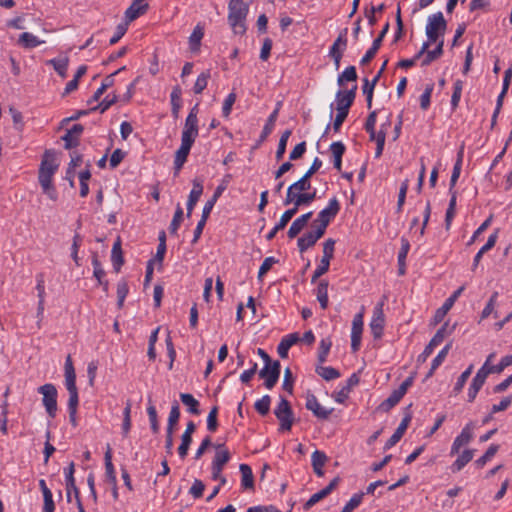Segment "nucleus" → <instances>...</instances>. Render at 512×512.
<instances>
[{"instance_id": "f257e3e1", "label": "nucleus", "mask_w": 512, "mask_h": 512, "mask_svg": "<svg viewBox=\"0 0 512 512\" xmlns=\"http://www.w3.org/2000/svg\"><path fill=\"white\" fill-rule=\"evenodd\" d=\"M446 28L447 23L442 12H437L429 16L426 25V35L428 40L423 43L420 51L416 54V58H421L432 43H438L443 39Z\"/></svg>"}, {"instance_id": "f03ea898", "label": "nucleus", "mask_w": 512, "mask_h": 512, "mask_svg": "<svg viewBox=\"0 0 512 512\" xmlns=\"http://www.w3.org/2000/svg\"><path fill=\"white\" fill-rule=\"evenodd\" d=\"M228 22L235 34L246 32V17L249 12L248 0H230L228 4Z\"/></svg>"}, {"instance_id": "7ed1b4c3", "label": "nucleus", "mask_w": 512, "mask_h": 512, "mask_svg": "<svg viewBox=\"0 0 512 512\" xmlns=\"http://www.w3.org/2000/svg\"><path fill=\"white\" fill-rule=\"evenodd\" d=\"M59 167L57 153L54 150H46L43 154L39 168V183H50Z\"/></svg>"}, {"instance_id": "20e7f679", "label": "nucleus", "mask_w": 512, "mask_h": 512, "mask_svg": "<svg viewBox=\"0 0 512 512\" xmlns=\"http://www.w3.org/2000/svg\"><path fill=\"white\" fill-rule=\"evenodd\" d=\"M339 210L340 204L337 198L330 199L328 206L321 210L317 218L312 222V227L325 233L327 226L336 217Z\"/></svg>"}, {"instance_id": "39448f33", "label": "nucleus", "mask_w": 512, "mask_h": 512, "mask_svg": "<svg viewBox=\"0 0 512 512\" xmlns=\"http://www.w3.org/2000/svg\"><path fill=\"white\" fill-rule=\"evenodd\" d=\"M38 392L42 394V402L46 412L51 418L56 416L57 412V389L53 384H44L38 388Z\"/></svg>"}, {"instance_id": "423d86ee", "label": "nucleus", "mask_w": 512, "mask_h": 512, "mask_svg": "<svg viewBox=\"0 0 512 512\" xmlns=\"http://www.w3.org/2000/svg\"><path fill=\"white\" fill-rule=\"evenodd\" d=\"M335 240L332 238L327 239L323 244V256L320 265L314 271L311 281L314 283L316 280L325 274L330 267V260L334 256Z\"/></svg>"}, {"instance_id": "0eeeda50", "label": "nucleus", "mask_w": 512, "mask_h": 512, "mask_svg": "<svg viewBox=\"0 0 512 512\" xmlns=\"http://www.w3.org/2000/svg\"><path fill=\"white\" fill-rule=\"evenodd\" d=\"M275 416L280 421V430L289 431L293 424V412L289 402L281 398L279 404L274 410Z\"/></svg>"}, {"instance_id": "6e6552de", "label": "nucleus", "mask_w": 512, "mask_h": 512, "mask_svg": "<svg viewBox=\"0 0 512 512\" xmlns=\"http://www.w3.org/2000/svg\"><path fill=\"white\" fill-rule=\"evenodd\" d=\"M347 33V28L342 29L329 50V56L333 59L336 69L340 67L343 52L347 47Z\"/></svg>"}, {"instance_id": "1a4fd4ad", "label": "nucleus", "mask_w": 512, "mask_h": 512, "mask_svg": "<svg viewBox=\"0 0 512 512\" xmlns=\"http://www.w3.org/2000/svg\"><path fill=\"white\" fill-rule=\"evenodd\" d=\"M280 362L274 361L270 364H265L259 372V377L264 379V385L267 389H272L278 382L280 376Z\"/></svg>"}, {"instance_id": "9d476101", "label": "nucleus", "mask_w": 512, "mask_h": 512, "mask_svg": "<svg viewBox=\"0 0 512 512\" xmlns=\"http://www.w3.org/2000/svg\"><path fill=\"white\" fill-rule=\"evenodd\" d=\"M364 308L357 313L352 321L351 329V348L354 352L358 351L361 345V336L363 331Z\"/></svg>"}, {"instance_id": "9b49d317", "label": "nucleus", "mask_w": 512, "mask_h": 512, "mask_svg": "<svg viewBox=\"0 0 512 512\" xmlns=\"http://www.w3.org/2000/svg\"><path fill=\"white\" fill-rule=\"evenodd\" d=\"M306 408L311 411L315 417L321 420H326L329 418L331 413L333 412V408L327 409L323 407L319 401L317 400L314 394L308 393L306 396Z\"/></svg>"}, {"instance_id": "f8f14e48", "label": "nucleus", "mask_w": 512, "mask_h": 512, "mask_svg": "<svg viewBox=\"0 0 512 512\" xmlns=\"http://www.w3.org/2000/svg\"><path fill=\"white\" fill-rule=\"evenodd\" d=\"M474 428L475 423L472 421L465 425V427L462 429L461 433L455 438L451 446V455L457 454L463 445L468 444L472 440Z\"/></svg>"}, {"instance_id": "ddd939ff", "label": "nucleus", "mask_w": 512, "mask_h": 512, "mask_svg": "<svg viewBox=\"0 0 512 512\" xmlns=\"http://www.w3.org/2000/svg\"><path fill=\"white\" fill-rule=\"evenodd\" d=\"M357 91V85H354L350 90L342 91L339 90L336 93V110L345 111L349 113V109L352 106Z\"/></svg>"}, {"instance_id": "4468645a", "label": "nucleus", "mask_w": 512, "mask_h": 512, "mask_svg": "<svg viewBox=\"0 0 512 512\" xmlns=\"http://www.w3.org/2000/svg\"><path fill=\"white\" fill-rule=\"evenodd\" d=\"M383 304H378L373 312V317L370 322V330L375 339H379L382 337L385 317L383 313Z\"/></svg>"}, {"instance_id": "2eb2a0df", "label": "nucleus", "mask_w": 512, "mask_h": 512, "mask_svg": "<svg viewBox=\"0 0 512 512\" xmlns=\"http://www.w3.org/2000/svg\"><path fill=\"white\" fill-rule=\"evenodd\" d=\"M310 188L311 182L307 181V178L301 177L298 181L288 187L284 205L291 204L297 195H301L303 192L310 190Z\"/></svg>"}, {"instance_id": "dca6fc26", "label": "nucleus", "mask_w": 512, "mask_h": 512, "mask_svg": "<svg viewBox=\"0 0 512 512\" xmlns=\"http://www.w3.org/2000/svg\"><path fill=\"white\" fill-rule=\"evenodd\" d=\"M321 230L314 228L313 231L305 233L302 237L298 238L297 245L301 253L314 246L316 242L324 235Z\"/></svg>"}, {"instance_id": "f3484780", "label": "nucleus", "mask_w": 512, "mask_h": 512, "mask_svg": "<svg viewBox=\"0 0 512 512\" xmlns=\"http://www.w3.org/2000/svg\"><path fill=\"white\" fill-rule=\"evenodd\" d=\"M339 477L334 478L328 486L320 490L319 492L313 494L308 501L304 504V509L309 510L312 508L316 503L321 501L322 499L326 498L338 485L339 483Z\"/></svg>"}, {"instance_id": "a211bd4d", "label": "nucleus", "mask_w": 512, "mask_h": 512, "mask_svg": "<svg viewBox=\"0 0 512 512\" xmlns=\"http://www.w3.org/2000/svg\"><path fill=\"white\" fill-rule=\"evenodd\" d=\"M148 8V3L133 0L132 4L125 11V23L129 25L130 22L145 14Z\"/></svg>"}, {"instance_id": "6ab92c4d", "label": "nucleus", "mask_w": 512, "mask_h": 512, "mask_svg": "<svg viewBox=\"0 0 512 512\" xmlns=\"http://www.w3.org/2000/svg\"><path fill=\"white\" fill-rule=\"evenodd\" d=\"M411 419H412V416L410 413H407L404 416V418L402 419L398 428L395 430L393 435L386 442V444L384 446L385 450H389L390 448H392L394 445H396L400 441V439L404 435L405 431L407 430Z\"/></svg>"}, {"instance_id": "aec40b11", "label": "nucleus", "mask_w": 512, "mask_h": 512, "mask_svg": "<svg viewBox=\"0 0 512 512\" xmlns=\"http://www.w3.org/2000/svg\"><path fill=\"white\" fill-rule=\"evenodd\" d=\"M198 135V121L194 117H187L182 131L181 141L193 144Z\"/></svg>"}, {"instance_id": "412c9836", "label": "nucleus", "mask_w": 512, "mask_h": 512, "mask_svg": "<svg viewBox=\"0 0 512 512\" xmlns=\"http://www.w3.org/2000/svg\"><path fill=\"white\" fill-rule=\"evenodd\" d=\"M83 126L81 124H75L71 129L67 130L62 140L65 142V148L71 149L79 144L78 138L83 132Z\"/></svg>"}, {"instance_id": "4be33fe9", "label": "nucleus", "mask_w": 512, "mask_h": 512, "mask_svg": "<svg viewBox=\"0 0 512 512\" xmlns=\"http://www.w3.org/2000/svg\"><path fill=\"white\" fill-rule=\"evenodd\" d=\"M203 193V185L197 179L193 180V188L187 201V217H191L192 211Z\"/></svg>"}, {"instance_id": "5701e85b", "label": "nucleus", "mask_w": 512, "mask_h": 512, "mask_svg": "<svg viewBox=\"0 0 512 512\" xmlns=\"http://www.w3.org/2000/svg\"><path fill=\"white\" fill-rule=\"evenodd\" d=\"M312 215H313V212L310 211V212L303 214L300 217L296 218L292 222V224L288 230V233H287L288 237L291 239L295 238L307 225V223L311 219Z\"/></svg>"}, {"instance_id": "b1692460", "label": "nucleus", "mask_w": 512, "mask_h": 512, "mask_svg": "<svg viewBox=\"0 0 512 512\" xmlns=\"http://www.w3.org/2000/svg\"><path fill=\"white\" fill-rule=\"evenodd\" d=\"M192 145L193 144H191V143L181 141V146L176 151V154H175V160H174L175 174H177L181 170L182 166L186 162Z\"/></svg>"}, {"instance_id": "393cba45", "label": "nucleus", "mask_w": 512, "mask_h": 512, "mask_svg": "<svg viewBox=\"0 0 512 512\" xmlns=\"http://www.w3.org/2000/svg\"><path fill=\"white\" fill-rule=\"evenodd\" d=\"M463 290H464V286L459 287L448 299H446V301L444 302L442 307L436 311V314H435L436 322H439L443 319V317L446 315V313L452 308L454 302L461 295Z\"/></svg>"}, {"instance_id": "a878e982", "label": "nucleus", "mask_w": 512, "mask_h": 512, "mask_svg": "<svg viewBox=\"0 0 512 512\" xmlns=\"http://www.w3.org/2000/svg\"><path fill=\"white\" fill-rule=\"evenodd\" d=\"M298 341H300V337L297 333H292L285 336L277 347L279 356L281 358H287L289 349Z\"/></svg>"}, {"instance_id": "bb28decb", "label": "nucleus", "mask_w": 512, "mask_h": 512, "mask_svg": "<svg viewBox=\"0 0 512 512\" xmlns=\"http://www.w3.org/2000/svg\"><path fill=\"white\" fill-rule=\"evenodd\" d=\"M312 467L314 473L322 477L324 475L323 467L327 461V456L324 452L315 450L311 455Z\"/></svg>"}, {"instance_id": "cd10ccee", "label": "nucleus", "mask_w": 512, "mask_h": 512, "mask_svg": "<svg viewBox=\"0 0 512 512\" xmlns=\"http://www.w3.org/2000/svg\"><path fill=\"white\" fill-rule=\"evenodd\" d=\"M239 469L241 472V486L244 489H253L254 477L251 467L247 464H241Z\"/></svg>"}, {"instance_id": "c85d7f7f", "label": "nucleus", "mask_w": 512, "mask_h": 512, "mask_svg": "<svg viewBox=\"0 0 512 512\" xmlns=\"http://www.w3.org/2000/svg\"><path fill=\"white\" fill-rule=\"evenodd\" d=\"M345 145L338 141V142H333L331 145H330V151L332 153V156L334 158V167L335 169H337L338 171L341 170V165H342V156L345 152Z\"/></svg>"}, {"instance_id": "c756f323", "label": "nucleus", "mask_w": 512, "mask_h": 512, "mask_svg": "<svg viewBox=\"0 0 512 512\" xmlns=\"http://www.w3.org/2000/svg\"><path fill=\"white\" fill-rule=\"evenodd\" d=\"M444 39H441L434 50L428 51L422 55V66H427L443 54Z\"/></svg>"}, {"instance_id": "7c9ffc66", "label": "nucleus", "mask_w": 512, "mask_h": 512, "mask_svg": "<svg viewBox=\"0 0 512 512\" xmlns=\"http://www.w3.org/2000/svg\"><path fill=\"white\" fill-rule=\"evenodd\" d=\"M44 42V40H39L35 35L29 32L22 33L18 39V44L26 49L35 48Z\"/></svg>"}, {"instance_id": "2f4dec72", "label": "nucleus", "mask_w": 512, "mask_h": 512, "mask_svg": "<svg viewBox=\"0 0 512 512\" xmlns=\"http://www.w3.org/2000/svg\"><path fill=\"white\" fill-rule=\"evenodd\" d=\"M111 261H112L114 269L118 272L124 262L120 238H118L115 241V243L113 244L112 253H111Z\"/></svg>"}, {"instance_id": "473e14b6", "label": "nucleus", "mask_w": 512, "mask_h": 512, "mask_svg": "<svg viewBox=\"0 0 512 512\" xmlns=\"http://www.w3.org/2000/svg\"><path fill=\"white\" fill-rule=\"evenodd\" d=\"M474 456V450L467 449L462 452L461 455L458 456L456 461L452 464L451 470L453 472H459L464 468V466L469 463Z\"/></svg>"}, {"instance_id": "72a5a7b5", "label": "nucleus", "mask_w": 512, "mask_h": 512, "mask_svg": "<svg viewBox=\"0 0 512 512\" xmlns=\"http://www.w3.org/2000/svg\"><path fill=\"white\" fill-rule=\"evenodd\" d=\"M82 163V156L79 154H72L71 161L66 171L65 178L69 181L71 187H74L75 168Z\"/></svg>"}, {"instance_id": "f704fd0d", "label": "nucleus", "mask_w": 512, "mask_h": 512, "mask_svg": "<svg viewBox=\"0 0 512 512\" xmlns=\"http://www.w3.org/2000/svg\"><path fill=\"white\" fill-rule=\"evenodd\" d=\"M409 249H410L409 241L405 238H402L401 239V249L398 254V265H399L398 273H399V275L405 274V259L409 252Z\"/></svg>"}, {"instance_id": "c9c22d12", "label": "nucleus", "mask_w": 512, "mask_h": 512, "mask_svg": "<svg viewBox=\"0 0 512 512\" xmlns=\"http://www.w3.org/2000/svg\"><path fill=\"white\" fill-rule=\"evenodd\" d=\"M229 459V451L225 449L223 445H218L212 465L223 469L224 465L229 461Z\"/></svg>"}, {"instance_id": "e433bc0d", "label": "nucleus", "mask_w": 512, "mask_h": 512, "mask_svg": "<svg viewBox=\"0 0 512 512\" xmlns=\"http://www.w3.org/2000/svg\"><path fill=\"white\" fill-rule=\"evenodd\" d=\"M317 300L320 303L322 309H326L328 307V282L322 280L319 282L316 289Z\"/></svg>"}, {"instance_id": "4c0bfd02", "label": "nucleus", "mask_w": 512, "mask_h": 512, "mask_svg": "<svg viewBox=\"0 0 512 512\" xmlns=\"http://www.w3.org/2000/svg\"><path fill=\"white\" fill-rule=\"evenodd\" d=\"M181 95H182V90H181L180 86L173 87L170 97H171V105H172V114L175 118H178L179 111L181 109V104H182Z\"/></svg>"}, {"instance_id": "58836bf2", "label": "nucleus", "mask_w": 512, "mask_h": 512, "mask_svg": "<svg viewBox=\"0 0 512 512\" xmlns=\"http://www.w3.org/2000/svg\"><path fill=\"white\" fill-rule=\"evenodd\" d=\"M180 418V408L179 404L177 402H174V404L171 407L170 414L168 417V424H167V434H173L174 428L177 425Z\"/></svg>"}, {"instance_id": "ea45409f", "label": "nucleus", "mask_w": 512, "mask_h": 512, "mask_svg": "<svg viewBox=\"0 0 512 512\" xmlns=\"http://www.w3.org/2000/svg\"><path fill=\"white\" fill-rule=\"evenodd\" d=\"M47 64L52 65L55 71L61 76L62 78L66 77L67 68L69 64L68 57H62L58 59H51L47 61Z\"/></svg>"}, {"instance_id": "a19ab883", "label": "nucleus", "mask_w": 512, "mask_h": 512, "mask_svg": "<svg viewBox=\"0 0 512 512\" xmlns=\"http://www.w3.org/2000/svg\"><path fill=\"white\" fill-rule=\"evenodd\" d=\"M455 326L449 327L447 323H445L433 336L430 340V346H439L445 337L452 333Z\"/></svg>"}, {"instance_id": "79ce46f5", "label": "nucleus", "mask_w": 512, "mask_h": 512, "mask_svg": "<svg viewBox=\"0 0 512 512\" xmlns=\"http://www.w3.org/2000/svg\"><path fill=\"white\" fill-rule=\"evenodd\" d=\"M316 199V191L309 192L305 191L301 195H297L291 204L294 205L296 209L304 205L311 204Z\"/></svg>"}, {"instance_id": "37998d69", "label": "nucleus", "mask_w": 512, "mask_h": 512, "mask_svg": "<svg viewBox=\"0 0 512 512\" xmlns=\"http://www.w3.org/2000/svg\"><path fill=\"white\" fill-rule=\"evenodd\" d=\"M226 189V186L225 185H219L216 190L214 191V194L213 196L211 197V199H209L204 207H203V211H202V214H204V216H208L210 215L215 203L217 202L218 198L222 195V193L224 192V190Z\"/></svg>"}, {"instance_id": "c03bdc74", "label": "nucleus", "mask_w": 512, "mask_h": 512, "mask_svg": "<svg viewBox=\"0 0 512 512\" xmlns=\"http://www.w3.org/2000/svg\"><path fill=\"white\" fill-rule=\"evenodd\" d=\"M316 373L326 381L334 380L340 377V372L330 366L319 365L316 368Z\"/></svg>"}, {"instance_id": "a18cd8bd", "label": "nucleus", "mask_w": 512, "mask_h": 512, "mask_svg": "<svg viewBox=\"0 0 512 512\" xmlns=\"http://www.w3.org/2000/svg\"><path fill=\"white\" fill-rule=\"evenodd\" d=\"M180 399L184 405L188 407V411L192 414H199L200 411L198 409L199 402L193 397V395L189 393H181Z\"/></svg>"}, {"instance_id": "49530a36", "label": "nucleus", "mask_w": 512, "mask_h": 512, "mask_svg": "<svg viewBox=\"0 0 512 512\" xmlns=\"http://www.w3.org/2000/svg\"><path fill=\"white\" fill-rule=\"evenodd\" d=\"M203 35V28L200 25H197L189 37V44L192 51H197L199 49Z\"/></svg>"}, {"instance_id": "de8ad7c7", "label": "nucleus", "mask_w": 512, "mask_h": 512, "mask_svg": "<svg viewBox=\"0 0 512 512\" xmlns=\"http://www.w3.org/2000/svg\"><path fill=\"white\" fill-rule=\"evenodd\" d=\"M278 105H280V103ZM278 112H279V106H277L276 109L268 117V120L263 128V131H262L261 137H260L262 141L265 140L266 137L268 135H270L271 132L273 131L274 125H275V122H276V119L278 116Z\"/></svg>"}, {"instance_id": "09e8293b", "label": "nucleus", "mask_w": 512, "mask_h": 512, "mask_svg": "<svg viewBox=\"0 0 512 512\" xmlns=\"http://www.w3.org/2000/svg\"><path fill=\"white\" fill-rule=\"evenodd\" d=\"M92 265H93V268H94V276H95V278L97 279V281H98V283L100 285L104 286V290H107L108 289V283L107 282L103 283V281H102L103 277L105 276V271L102 268L101 263L98 260V257H97L96 254H94L93 257H92Z\"/></svg>"}, {"instance_id": "8fccbe9b", "label": "nucleus", "mask_w": 512, "mask_h": 512, "mask_svg": "<svg viewBox=\"0 0 512 512\" xmlns=\"http://www.w3.org/2000/svg\"><path fill=\"white\" fill-rule=\"evenodd\" d=\"M377 84V77H374L370 82L367 78L364 79L363 93L366 95L367 107H372V99L375 85Z\"/></svg>"}, {"instance_id": "3c124183", "label": "nucleus", "mask_w": 512, "mask_h": 512, "mask_svg": "<svg viewBox=\"0 0 512 512\" xmlns=\"http://www.w3.org/2000/svg\"><path fill=\"white\" fill-rule=\"evenodd\" d=\"M403 396L404 394L402 393V390H399L398 388L395 389L390 394V396L381 404V408H383L384 410L391 409L392 407L399 403Z\"/></svg>"}, {"instance_id": "603ef678", "label": "nucleus", "mask_w": 512, "mask_h": 512, "mask_svg": "<svg viewBox=\"0 0 512 512\" xmlns=\"http://www.w3.org/2000/svg\"><path fill=\"white\" fill-rule=\"evenodd\" d=\"M210 76L211 75L209 70L202 72L198 76L193 88L194 93L200 94L203 92V90L207 87Z\"/></svg>"}, {"instance_id": "864d4df0", "label": "nucleus", "mask_w": 512, "mask_h": 512, "mask_svg": "<svg viewBox=\"0 0 512 512\" xmlns=\"http://www.w3.org/2000/svg\"><path fill=\"white\" fill-rule=\"evenodd\" d=\"M291 130H285L280 139H279V143H278V148H277V151H276V159L277 160H281L285 154V151H286V146H287V142H288V139L289 137L291 136Z\"/></svg>"}, {"instance_id": "5fc2aeb1", "label": "nucleus", "mask_w": 512, "mask_h": 512, "mask_svg": "<svg viewBox=\"0 0 512 512\" xmlns=\"http://www.w3.org/2000/svg\"><path fill=\"white\" fill-rule=\"evenodd\" d=\"M357 73L354 66H349L338 76L337 83L342 86L345 81H356Z\"/></svg>"}, {"instance_id": "6e6d98bb", "label": "nucleus", "mask_w": 512, "mask_h": 512, "mask_svg": "<svg viewBox=\"0 0 512 512\" xmlns=\"http://www.w3.org/2000/svg\"><path fill=\"white\" fill-rule=\"evenodd\" d=\"M183 215H184L183 209L180 206V204H178L176 211L174 213L173 219L171 221L170 227H169V231L171 234L177 233V230L183 220Z\"/></svg>"}, {"instance_id": "4d7b16f0", "label": "nucleus", "mask_w": 512, "mask_h": 512, "mask_svg": "<svg viewBox=\"0 0 512 512\" xmlns=\"http://www.w3.org/2000/svg\"><path fill=\"white\" fill-rule=\"evenodd\" d=\"M452 344L451 342L446 344L444 346V348L438 353V355L433 359L432 361V365H431V370H430V375L434 372L435 369H437L441 364L442 362L445 360L450 348H451Z\"/></svg>"}, {"instance_id": "13d9d810", "label": "nucleus", "mask_w": 512, "mask_h": 512, "mask_svg": "<svg viewBox=\"0 0 512 512\" xmlns=\"http://www.w3.org/2000/svg\"><path fill=\"white\" fill-rule=\"evenodd\" d=\"M462 157H463V152L460 151L458 153V158H457V161H456L453 171H452V175H451V179H450V189H449L450 191H452L457 180L459 179L461 167H462Z\"/></svg>"}, {"instance_id": "bf43d9fd", "label": "nucleus", "mask_w": 512, "mask_h": 512, "mask_svg": "<svg viewBox=\"0 0 512 512\" xmlns=\"http://www.w3.org/2000/svg\"><path fill=\"white\" fill-rule=\"evenodd\" d=\"M331 346H332V342L330 339H322L320 341L319 352H318L319 363L322 364L326 361Z\"/></svg>"}, {"instance_id": "052dcab7", "label": "nucleus", "mask_w": 512, "mask_h": 512, "mask_svg": "<svg viewBox=\"0 0 512 512\" xmlns=\"http://www.w3.org/2000/svg\"><path fill=\"white\" fill-rule=\"evenodd\" d=\"M473 370V365L471 364L457 379V382L454 386L453 391L455 394H458L462 391L464 385L466 384L468 378L470 377Z\"/></svg>"}, {"instance_id": "680f3d73", "label": "nucleus", "mask_w": 512, "mask_h": 512, "mask_svg": "<svg viewBox=\"0 0 512 512\" xmlns=\"http://www.w3.org/2000/svg\"><path fill=\"white\" fill-rule=\"evenodd\" d=\"M271 404V398L269 395L263 396L261 399L257 400L255 403V409L260 415H266L269 412Z\"/></svg>"}, {"instance_id": "e2e57ef3", "label": "nucleus", "mask_w": 512, "mask_h": 512, "mask_svg": "<svg viewBox=\"0 0 512 512\" xmlns=\"http://www.w3.org/2000/svg\"><path fill=\"white\" fill-rule=\"evenodd\" d=\"M364 493H356L351 499L346 503L341 512H352L356 509L362 502Z\"/></svg>"}, {"instance_id": "0e129e2a", "label": "nucleus", "mask_w": 512, "mask_h": 512, "mask_svg": "<svg viewBox=\"0 0 512 512\" xmlns=\"http://www.w3.org/2000/svg\"><path fill=\"white\" fill-rule=\"evenodd\" d=\"M453 88L454 89L451 97V106L453 109H455L458 106L461 99L463 82L461 80H456Z\"/></svg>"}, {"instance_id": "69168bd1", "label": "nucleus", "mask_w": 512, "mask_h": 512, "mask_svg": "<svg viewBox=\"0 0 512 512\" xmlns=\"http://www.w3.org/2000/svg\"><path fill=\"white\" fill-rule=\"evenodd\" d=\"M498 450H499V445H496V444L490 445V447L487 449L485 454L476 461V464L479 467H483L487 461H489L490 459H492L494 457V455L497 453Z\"/></svg>"}, {"instance_id": "338daca9", "label": "nucleus", "mask_w": 512, "mask_h": 512, "mask_svg": "<svg viewBox=\"0 0 512 512\" xmlns=\"http://www.w3.org/2000/svg\"><path fill=\"white\" fill-rule=\"evenodd\" d=\"M297 211L298 209H296L294 206L286 210L282 214L280 221L276 224V229H284L288 222L292 219V217L297 213Z\"/></svg>"}, {"instance_id": "774afa93", "label": "nucleus", "mask_w": 512, "mask_h": 512, "mask_svg": "<svg viewBox=\"0 0 512 512\" xmlns=\"http://www.w3.org/2000/svg\"><path fill=\"white\" fill-rule=\"evenodd\" d=\"M191 442H192L191 436H188V434H182L181 444L178 447V454L182 459H184L187 456Z\"/></svg>"}]
</instances>
